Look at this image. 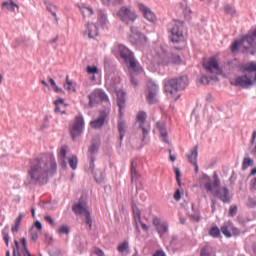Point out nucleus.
I'll use <instances>...</instances> for the list:
<instances>
[{
  "label": "nucleus",
  "mask_w": 256,
  "mask_h": 256,
  "mask_svg": "<svg viewBox=\"0 0 256 256\" xmlns=\"http://www.w3.org/2000/svg\"><path fill=\"white\" fill-rule=\"evenodd\" d=\"M56 171L57 162L53 154L32 159L30 160V169L28 170L24 185L30 189L47 185L49 182V173L55 175Z\"/></svg>",
  "instance_id": "obj_1"
},
{
  "label": "nucleus",
  "mask_w": 256,
  "mask_h": 256,
  "mask_svg": "<svg viewBox=\"0 0 256 256\" xmlns=\"http://www.w3.org/2000/svg\"><path fill=\"white\" fill-rule=\"evenodd\" d=\"M2 7H6L8 11H12L13 13H15V9L19 10V5L13 2V0H10V2L2 3Z\"/></svg>",
  "instance_id": "obj_28"
},
{
  "label": "nucleus",
  "mask_w": 256,
  "mask_h": 256,
  "mask_svg": "<svg viewBox=\"0 0 256 256\" xmlns=\"http://www.w3.org/2000/svg\"><path fill=\"white\" fill-rule=\"evenodd\" d=\"M203 67L207 73H215V75H221L223 73L215 57H211L207 62H204Z\"/></svg>",
  "instance_id": "obj_11"
},
{
  "label": "nucleus",
  "mask_w": 256,
  "mask_h": 256,
  "mask_svg": "<svg viewBox=\"0 0 256 256\" xmlns=\"http://www.w3.org/2000/svg\"><path fill=\"white\" fill-rule=\"evenodd\" d=\"M98 19L102 23H107V14L103 10H98Z\"/></svg>",
  "instance_id": "obj_46"
},
{
  "label": "nucleus",
  "mask_w": 256,
  "mask_h": 256,
  "mask_svg": "<svg viewBox=\"0 0 256 256\" xmlns=\"http://www.w3.org/2000/svg\"><path fill=\"white\" fill-rule=\"evenodd\" d=\"M199 146L196 145L193 150H191V153L187 155L189 163L194 165L195 167V173H199V164H197V157H199Z\"/></svg>",
  "instance_id": "obj_15"
},
{
  "label": "nucleus",
  "mask_w": 256,
  "mask_h": 256,
  "mask_svg": "<svg viewBox=\"0 0 256 256\" xmlns=\"http://www.w3.org/2000/svg\"><path fill=\"white\" fill-rule=\"evenodd\" d=\"M132 210L134 215V221L137 225V223H141V210H139L134 204L132 205Z\"/></svg>",
  "instance_id": "obj_30"
},
{
  "label": "nucleus",
  "mask_w": 256,
  "mask_h": 256,
  "mask_svg": "<svg viewBox=\"0 0 256 256\" xmlns=\"http://www.w3.org/2000/svg\"><path fill=\"white\" fill-rule=\"evenodd\" d=\"M104 70L106 73H111L113 71V64L111 63V59H104Z\"/></svg>",
  "instance_id": "obj_34"
},
{
  "label": "nucleus",
  "mask_w": 256,
  "mask_h": 256,
  "mask_svg": "<svg viewBox=\"0 0 256 256\" xmlns=\"http://www.w3.org/2000/svg\"><path fill=\"white\" fill-rule=\"evenodd\" d=\"M215 79H217V76H214V77L202 76L200 79V82L202 83V85H209L210 81H214Z\"/></svg>",
  "instance_id": "obj_42"
},
{
  "label": "nucleus",
  "mask_w": 256,
  "mask_h": 256,
  "mask_svg": "<svg viewBox=\"0 0 256 256\" xmlns=\"http://www.w3.org/2000/svg\"><path fill=\"white\" fill-rule=\"evenodd\" d=\"M170 41L172 43H181L183 41V22H176L170 30Z\"/></svg>",
  "instance_id": "obj_9"
},
{
  "label": "nucleus",
  "mask_w": 256,
  "mask_h": 256,
  "mask_svg": "<svg viewBox=\"0 0 256 256\" xmlns=\"http://www.w3.org/2000/svg\"><path fill=\"white\" fill-rule=\"evenodd\" d=\"M58 159H67V146H62L58 153Z\"/></svg>",
  "instance_id": "obj_44"
},
{
  "label": "nucleus",
  "mask_w": 256,
  "mask_h": 256,
  "mask_svg": "<svg viewBox=\"0 0 256 256\" xmlns=\"http://www.w3.org/2000/svg\"><path fill=\"white\" fill-rule=\"evenodd\" d=\"M68 163H69L71 169L75 170V169H77L79 160H78L77 156L73 155L71 158L68 159Z\"/></svg>",
  "instance_id": "obj_36"
},
{
  "label": "nucleus",
  "mask_w": 256,
  "mask_h": 256,
  "mask_svg": "<svg viewBox=\"0 0 256 256\" xmlns=\"http://www.w3.org/2000/svg\"><path fill=\"white\" fill-rule=\"evenodd\" d=\"M126 65H128L129 69H132L134 73H143V68L137 64V60H135V58L126 63Z\"/></svg>",
  "instance_id": "obj_24"
},
{
  "label": "nucleus",
  "mask_w": 256,
  "mask_h": 256,
  "mask_svg": "<svg viewBox=\"0 0 256 256\" xmlns=\"http://www.w3.org/2000/svg\"><path fill=\"white\" fill-rule=\"evenodd\" d=\"M220 231L223 233V235H225V237H227V238L232 237L231 231H229V227H227V226H222V227L220 228Z\"/></svg>",
  "instance_id": "obj_53"
},
{
  "label": "nucleus",
  "mask_w": 256,
  "mask_h": 256,
  "mask_svg": "<svg viewBox=\"0 0 256 256\" xmlns=\"http://www.w3.org/2000/svg\"><path fill=\"white\" fill-rule=\"evenodd\" d=\"M130 172H131V179L133 181V179L137 177V164L135 163V160L131 161Z\"/></svg>",
  "instance_id": "obj_37"
},
{
  "label": "nucleus",
  "mask_w": 256,
  "mask_h": 256,
  "mask_svg": "<svg viewBox=\"0 0 256 256\" xmlns=\"http://www.w3.org/2000/svg\"><path fill=\"white\" fill-rule=\"evenodd\" d=\"M58 233L60 235H69V233H71V229L69 228V226L67 225H62L59 229H58Z\"/></svg>",
  "instance_id": "obj_41"
},
{
  "label": "nucleus",
  "mask_w": 256,
  "mask_h": 256,
  "mask_svg": "<svg viewBox=\"0 0 256 256\" xmlns=\"http://www.w3.org/2000/svg\"><path fill=\"white\" fill-rule=\"evenodd\" d=\"M105 119H107V113L105 111L100 112V116L90 122L92 129H101L105 125Z\"/></svg>",
  "instance_id": "obj_18"
},
{
  "label": "nucleus",
  "mask_w": 256,
  "mask_h": 256,
  "mask_svg": "<svg viewBox=\"0 0 256 256\" xmlns=\"http://www.w3.org/2000/svg\"><path fill=\"white\" fill-rule=\"evenodd\" d=\"M188 216L190 217V219H192V221H196V223H199V221H201V216L195 211L193 214L188 213Z\"/></svg>",
  "instance_id": "obj_52"
},
{
  "label": "nucleus",
  "mask_w": 256,
  "mask_h": 256,
  "mask_svg": "<svg viewBox=\"0 0 256 256\" xmlns=\"http://www.w3.org/2000/svg\"><path fill=\"white\" fill-rule=\"evenodd\" d=\"M177 241H178L177 236H172V238L170 240V247H176L177 246Z\"/></svg>",
  "instance_id": "obj_62"
},
{
  "label": "nucleus",
  "mask_w": 256,
  "mask_h": 256,
  "mask_svg": "<svg viewBox=\"0 0 256 256\" xmlns=\"http://www.w3.org/2000/svg\"><path fill=\"white\" fill-rule=\"evenodd\" d=\"M94 175V179L96 183H103V180L105 179V176L103 174V171L97 170L96 172L92 173Z\"/></svg>",
  "instance_id": "obj_32"
},
{
  "label": "nucleus",
  "mask_w": 256,
  "mask_h": 256,
  "mask_svg": "<svg viewBox=\"0 0 256 256\" xmlns=\"http://www.w3.org/2000/svg\"><path fill=\"white\" fill-rule=\"evenodd\" d=\"M127 249H129V242H127V241H124L123 243H121L118 246L119 253H125V251H127Z\"/></svg>",
  "instance_id": "obj_45"
},
{
  "label": "nucleus",
  "mask_w": 256,
  "mask_h": 256,
  "mask_svg": "<svg viewBox=\"0 0 256 256\" xmlns=\"http://www.w3.org/2000/svg\"><path fill=\"white\" fill-rule=\"evenodd\" d=\"M200 256H211V247L204 246L200 250Z\"/></svg>",
  "instance_id": "obj_43"
},
{
  "label": "nucleus",
  "mask_w": 256,
  "mask_h": 256,
  "mask_svg": "<svg viewBox=\"0 0 256 256\" xmlns=\"http://www.w3.org/2000/svg\"><path fill=\"white\" fill-rule=\"evenodd\" d=\"M72 211L75 215H84L85 223L89 227V231L93 229V219L91 218V212L87 209V206L83 205L81 198L79 202L72 206Z\"/></svg>",
  "instance_id": "obj_3"
},
{
  "label": "nucleus",
  "mask_w": 256,
  "mask_h": 256,
  "mask_svg": "<svg viewBox=\"0 0 256 256\" xmlns=\"http://www.w3.org/2000/svg\"><path fill=\"white\" fill-rule=\"evenodd\" d=\"M157 128L159 129L160 132V137H162V141L164 143L169 144V133L167 132V127L165 126V123L163 122H157Z\"/></svg>",
  "instance_id": "obj_22"
},
{
  "label": "nucleus",
  "mask_w": 256,
  "mask_h": 256,
  "mask_svg": "<svg viewBox=\"0 0 256 256\" xmlns=\"http://www.w3.org/2000/svg\"><path fill=\"white\" fill-rule=\"evenodd\" d=\"M174 173L176 175V181H177L179 187H181V170L179 168L175 167Z\"/></svg>",
  "instance_id": "obj_51"
},
{
  "label": "nucleus",
  "mask_w": 256,
  "mask_h": 256,
  "mask_svg": "<svg viewBox=\"0 0 256 256\" xmlns=\"http://www.w3.org/2000/svg\"><path fill=\"white\" fill-rule=\"evenodd\" d=\"M118 17L123 23L129 24L137 19V14L126 6H122L118 11Z\"/></svg>",
  "instance_id": "obj_8"
},
{
  "label": "nucleus",
  "mask_w": 256,
  "mask_h": 256,
  "mask_svg": "<svg viewBox=\"0 0 256 256\" xmlns=\"http://www.w3.org/2000/svg\"><path fill=\"white\" fill-rule=\"evenodd\" d=\"M139 10L141 11V13H143V17H145L147 21H150V23H153L155 19H157L155 13H153V11H151L144 4H139Z\"/></svg>",
  "instance_id": "obj_19"
},
{
  "label": "nucleus",
  "mask_w": 256,
  "mask_h": 256,
  "mask_svg": "<svg viewBox=\"0 0 256 256\" xmlns=\"http://www.w3.org/2000/svg\"><path fill=\"white\" fill-rule=\"evenodd\" d=\"M15 247L13 248L12 256H22L21 252L19 251V241L14 240Z\"/></svg>",
  "instance_id": "obj_49"
},
{
  "label": "nucleus",
  "mask_w": 256,
  "mask_h": 256,
  "mask_svg": "<svg viewBox=\"0 0 256 256\" xmlns=\"http://www.w3.org/2000/svg\"><path fill=\"white\" fill-rule=\"evenodd\" d=\"M116 95H117V105L119 107V113H121V111L125 109V103L127 102L125 97L127 93H125V91L123 90H118L116 91Z\"/></svg>",
  "instance_id": "obj_21"
},
{
  "label": "nucleus",
  "mask_w": 256,
  "mask_h": 256,
  "mask_svg": "<svg viewBox=\"0 0 256 256\" xmlns=\"http://www.w3.org/2000/svg\"><path fill=\"white\" fill-rule=\"evenodd\" d=\"M212 195L220 199L222 203H231V193L227 187L218 188L215 191L213 190Z\"/></svg>",
  "instance_id": "obj_13"
},
{
  "label": "nucleus",
  "mask_w": 256,
  "mask_h": 256,
  "mask_svg": "<svg viewBox=\"0 0 256 256\" xmlns=\"http://www.w3.org/2000/svg\"><path fill=\"white\" fill-rule=\"evenodd\" d=\"M2 235H3L4 243L6 244V247H9V241H10L9 226L4 227V229L2 230Z\"/></svg>",
  "instance_id": "obj_33"
},
{
  "label": "nucleus",
  "mask_w": 256,
  "mask_h": 256,
  "mask_svg": "<svg viewBox=\"0 0 256 256\" xmlns=\"http://www.w3.org/2000/svg\"><path fill=\"white\" fill-rule=\"evenodd\" d=\"M224 10H225V13H227L228 15H235V13H236L235 7H233L229 4H226L224 6Z\"/></svg>",
  "instance_id": "obj_47"
},
{
  "label": "nucleus",
  "mask_w": 256,
  "mask_h": 256,
  "mask_svg": "<svg viewBox=\"0 0 256 256\" xmlns=\"http://www.w3.org/2000/svg\"><path fill=\"white\" fill-rule=\"evenodd\" d=\"M230 231H231V235L232 236L234 235V237L241 235V230H239V228L235 226H230Z\"/></svg>",
  "instance_id": "obj_55"
},
{
  "label": "nucleus",
  "mask_w": 256,
  "mask_h": 256,
  "mask_svg": "<svg viewBox=\"0 0 256 256\" xmlns=\"http://www.w3.org/2000/svg\"><path fill=\"white\" fill-rule=\"evenodd\" d=\"M118 55H120V58L126 64L135 59V54H133V52L123 44L118 46Z\"/></svg>",
  "instance_id": "obj_14"
},
{
  "label": "nucleus",
  "mask_w": 256,
  "mask_h": 256,
  "mask_svg": "<svg viewBox=\"0 0 256 256\" xmlns=\"http://www.w3.org/2000/svg\"><path fill=\"white\" fill-rule=\"evenodd\" d=\"M241 69L242 73H255L254 81H256V62L251 61L247 64H244L241 66Z\"/></svg>",
  "instance_id": "obj_23"
},
{
  "label": "nucleus",
  "mask_w": 256,
  "mask_h": 256,
  "mask_svg": "<svg viewBox=\"0 0 256 256\" xmlns=\"http://www.w3.org/2000/svg\"><path fill=\"white\" fill-rule=\"evenodd\" d=\"M139 128L142 130L143 133V138L142 140L145 141V139L147 138V136L149 135V131H151V129L149 128H145V124H140Z\"/></svg>",
  "instance_id": "obj_48"
},
{
  "label": "nucleus",
  "mask_w": 256,
  "mask_h": 256,
  "mask_svg": "<svg viewBox=\"0 0 256 256\" xmlns=\"http://www.w3.org/2000/svg\"><path fill=\"white\" fill-rule=\"evenodd\" d=\"M86 27L87 31L84 32V35L88 34L89 39H95L99 35V27L94 23H87Z\"/></svg>",
  "instance_id": "obj_20"
},
{
  "label": "nucleus",
  "mask_w": 256,
  "mask_h": 256,
  "mask_svg": "<svg viewBox=\"0 0 256 256\" xmlns=\"http://www.w3.org/2000/svg\"><path fill=\"white\" fill-rule=\"evenodd\" d=\"M188 85L189 78L184 75L168 80L164 85V89L169 97H175L176 93H179V91H184V89H187Z\"/></svg>",
  "instance_id": "obj_2"
},
{
  "label": "nucleus",
  "mask_w": 256,
  "mask_h": 256,
  "mask_svg": "<svg viewBox=\"0 0 256 256\" xmlns=\"http://www.w3.org/2000/svg\"><path fill=\"white\" fill-rule=\"evenodd\" d=\"M209 235H210V237H213L214 239H219V237H221V229H219V227H217V226H213L209 230Z\"/></svg>",
  "instance_id": "obj_31"
},
{
  "label": "nucleus",
  "mask_w": 256,
  "mask_h": 256,
  "mask_svg": "<svg viewBox=\"0 0 256 256\" xmlns=\"http://www.w3.org/2000/svg\"><path fill=\"white\" fill-rule=\"evenodd\" d=\"M131 35H130V41L133 45H145L147 43V38L145 34L139 32L137 28H130Z\"/></svg>",
  "instance_id": "obj_12"
},
{
  "label": "nucleus",
  "mask_w": 256,
  "mask_h": 256,
  "mask_svg": "<svg viewBox=\"0 0 256 256\" xmlns=\"http://www.w3.org/2000/svg\"><path fill=\"white\" fill-rule=\"evenodd\" d=\"M85 127V120L83 119V115H78L75 117V122L72 128H70V135L75 141L77 137L83 133V128Z\"/></svg>",
  "instance_id": "obj_7"
},
{
  "label": "nucleus",
  "mask_w": 256,
  "mask_h": 256,
  "mask_svg": "<svg viewBox=\"0 0 256 256\" xmlns=\"http://www.w3.org/2000/svg\"><path fill=\"white\" fill-rule=\"evenodd\" d=\"M247 207H249L250 209H255V207H256V198L255 197L248 198Z\"/></svg>",
  "instance_id": "obj_50"
},
{
  "label": "nucleus",
  "mask_w": 256,
  "mask_h": 256,
  "mask_svg": "<svg viewBox=\"0 0 256 256\" xmlns=\"http://www.w3.org/2000/svg\"><path fill=\"white\" fill-rule=\"evenodd\" d=\"M89 106L95 107L99 103H109V96L103 91V89H95L89 96Z\"/></svg>",
  "instance_id": "obj_6"
},
{
  "label": "nucleus",
  "mask_w": 256,
  "mask_h": 256,
  "mask_svg": "<svg viewBox=\"0 0 256 256\" xmlns=\"http://www.w3.org/2000/svg\"><path fill=\"white\" fill-rule=\"evenodd\" d=\"M80 10H81V13H82L83 17H91V15H93L92 8L82 6L80 8Z\"/></svg>",
  "instance_id": "obj_38"
},
{
  "label": "nucleus",
  "mask_w": 256,
  "mask_h": 256,
  "mask_svg": "<svg viewBox=\"0 0 256 256\" xmlns=\"http://www.w3.org/2000/svg\"><path fill=\"white\" fill-rule=\"evenodd\" d=\"M175 201H181V190L177 189L174 193Z\"/></svg>",
  "instance_id": "obj_63"
},
{
  "label": "nucleus",
  "mask_w": 256,
  "mask_h": 256,
  "mask_svg": "<svg viewBox=\"0 0 256 256\" xmlns=\"http://www.w3.org/2000/svg\"><path fill=\"white\" fill-rule=\"evenodd\" d=\"M67 158H58L59 165L62 169H67Z\"/></svg>",
  "instance_id": "obj_59"
},
{
  "label": "nucleus",
  "mask_w": 256,
  "mask_h": 256,
  "mask_svg": "<svg viewBox=\"0 0 256 256\" xmlns=\"http://www.w3.org/2000/svg\"><path fill=\"white\" fill-rule=\"evenodd\" d=\"M65 89L67 91H73L75 93V88L73 87V82L69 80V75L66 76V83L64 84Z\"/></svg>",
  "instance_id": "obj_39"
},
{
  "label": "nucleus",
  "mask_w": 256,
  "mask_h": 256,
  "mask_svg": "<svg viewBox=\"0 0 256 256\" xmlns=\"http://www.w3.org/2000/svg\"><path fill=\"white\" fill-rule=\"evenodd\" d=\"M105 87L109 93H117V83H115L112 79H106Z\"/></svg>",
  "instance_id": "obj_25"
},
{
  "label": "nucleus",
  "mask_w": 256,
  "mask_h": 256,
  "mask_svg": "<svg viewBox=\"0 0 256 256\" xmlns=\"http://www.w3.org/2000/svg\"><path fill=\"white\" fill-rule=\"evenodd\" d=\"M162 65H181V56L179 54H175L173 52H163L162 55Z\"/></svg>",
  "instance_id": "obj_10"
},
{
  "label": "nucleus",
  "mask_w": 256,
  "mask_h": 256,
  "mask_svg": "<svg viewBox=\"0 0 256 256\" xmlns=\"http://www.w3.org/2000/svg\"><path fill=\"white\" fill-rule=\"evenodd\" d=\"M145 95L149 105H155V103H159V86L156 85V83L153 81L148 82Z\"/></svg>",
  "instance_id": "obj_5"
},
{
  "label": "nucleus",
  "mask_w": 256,
  "mask_h": 256,
  "mask_svg": "<svg viewBox=\"0 0 256 256\" xmlns=\"http://www.w3.org/2000/svg\"><path fill=\"white\" fill-rule=\"evenodd\" d=\"M137 121H139L140 125H145V121H147V113H145V111H140L137 114Z\"/></svg>",
  "instance_id": "obj_35"
},
{
  "label": "nucleus",
  "mask_w": 256,
  "mask_h": 256,
  "mask_svg": "<svg viewBox=\"0 0 256 256\" xmlns=\"http://www.w3.org/2000/svg\"><path fill=\"white\" fill-rule=\"evenodd\" d=\"M156 229H157L160 237H163V234L167 233V231H169V228L165 224L158 225Z\"/></svg>",
  "instance_id": "obj_40"
},
{
  "label": "nucleus",
  "mask_w": 256,
  "mask_h": 256,
  "mask_svg": "<svg viewBox=\"0 0 256 256\" xmlns=\"http://www.w3.org/2000/svg\"><path fill=\"white\" fill-rule=\"evenodd\" d=\"M254 161L249 157H245L242 162V171H247L249 167H253Z\"/></svg>",
  "instance_id": "obj_29"
},
{
  "label": "nucleus",
  "mask_w": 256,
  "mask_h": 256,
  "mask_svg": "<svg viewBox=\"0 0 256 256\" xmlns=\"http://www.w3.org/2000/svg\"><path fill=\"white\" fill-rule=\"evenodd\" d=\"M200 187L205 189L207 193H213V180H211V177L207 174L202 175L201 181H200Z\"/></svg>",
  "instance_id": "obj_17"
},
{
  "label": "nucleus",
  "mask_w": 256,
  "mask_h": 256,
  "mask_svg": "<svg viewBox=\"0 0 256 256\" xmlns=\"http://www.w3.org/2000/svg\"><path fill=\"white\" fill-rule=\"evenodd\" d=\"M50 256H61V250L56 249L54 251L49 252Z\"/></svg>",
  "instance_id": "obj_64"
},
{
  "label": "nucleus",
  "mask_w": 256,
  "mask_h": 256,
  "mask_svg": "<svg viewBox=\"0 0 256 256\" xmlns=\"http://www.w3.org/2000/svg\"><path fill=\"white\" fill-rule=\"evenodd\" d=\"M243 73L245 74L230 80V84L233 85L234 87H240V89H249L250 87H253V85H255L256 83L255 76L252 79L246 74L247 72H243Z\"/></svg>",
  "instance_id": "obj_4"
},
{
  "label": "nucleus",
  "mask_w": 256,
  "mask_h": 256,
  "mask_svg": "<svg viewBox=\"0 0 256 256\" xmlns=\"http://www.w3.org/2000/svg\"><path fill=\"white\" fill-rule=\"evenodd\" d=\"M127 131V126L125 125V122L120 121L118 122V132H119V139L123 141L125 138V133Z\"/></svg>",
  "instance_id": "obj_26"
},
{
  "label": "nucleus",
  "mask_w": 256,
  "mask_h": 256,
  "mask_svg": "<svg viewBox=\"0 0 256 256\" xmlns=\"http://www.w3.org/2000/svg\"><path fill=\"white\" fill-rule=\"evenodd\" d=\"M87 73L89 75H95V73H99V68L97 66H87Z\"/></svg>",
  "instance_id": "obj_54"
},
{
  "label": "nucleus",
  "mask_w": 256,
  "mask_h": 256,
  "mask_svg": "<svg viewBox=\"0 0 256 256\" xmlns=\"http://www.w3.org/2000/svg\"><path fill=\"white\" fill-rule=\"evenodd\" d=\"M44 219L46 222L49 223V225H51L52 227H55L57 225V223H55V220L53 219V217L46 215L44 216Z\"/></svg>",
  "instance_id": "obj_56"
},
{
  "label": "nucleus",
  "mask_w": 256,
  "mask_h": 256,
  "mask_svg": "<svg viewBox=\"0 0 256 256\" xmlns=\"http://www.w3.org/2000/svg\"><path fill=\"white\" fill-rule=\"evenodd\" d=\"M130 82L132 83V85H134V87H137V85H139V82L137 81L135 76H133V73L130 74Z\"/></svg>",
  "instance_id": "obj_61"
},
{
  "label": "nucleus",
  "mask_w": 256,
  "mask_h": 256,
  "mask_svg": "<svg viewBox=\"0 0 256 256\" xmlns=\"http://www.w3.org/2000/svg\"><path fill=\"white\" fill-rule=\"evenodd\" d=\"M235 215H237V206L232 205L230 206V209H229V216L235 217Z\"/></svg>",
  "instance_id": "obj_57"
},
{
  "label": "nucleus",
  "mask_w": 256,
  "mask_h": 256,
  "mask_svg": "<svg viewBox=\"0 0 256 256\" xmlns=\"http://www.w3.org/2000/svg\"><path fill=\"white\" fill-rule=\"evenodd\" d=\"M33 227H36L38 231H41L43 229V224L41 223V221L37 220L34 222V225L32 226L31 229H33Z\"/></svg>",
  "instance_id": "obj_60"
},
{
  "label": "nucleus",
  "mask_w": 256,
  "mask_h": 256,
  "mask_svg": "<svg viewBox=\"0 0 256 256\" xmlns=\"http://www.w3.org/2000/svg\"><path fill=\"white\" fill-rule=\"evenodd\" d=\"M90 160V171L91 173H95V157H88Z\"/></svg>",
  "instance_id": "obj_58"
},
{
  "label": "nucleus",
  "mask_w": 256,
  "mask_h": 256,
  "mask_svg": "<svg viewBox=\"0 0 256 256\" xmlns=\"http://www.w3.org/2000/svg\"><path fill=\"white\" fill-rule=\"evenodd\" d=\"M75 245L79 251V253H83L85 249V240L81 238V236H78L75 238Z\"/></svg>",
  "instance_id": "obj_27"
},
{
  "label": "nucleus",
  "mask_w": 256,
  "mask_h": 256,
  "mask_svg": "<svg viewBox=\"0 0 256 256\" xmlns=\"http://www.w3.org/2000/svg\"><path fill=\"white\" fill-rule=\"evenodd\" d=\"M101 147V138L95 137L92 139V144L88 148V157H95L99 153V148Z\"/></svg>",
  "instance_id": "obj_16"
}]
</instances>
